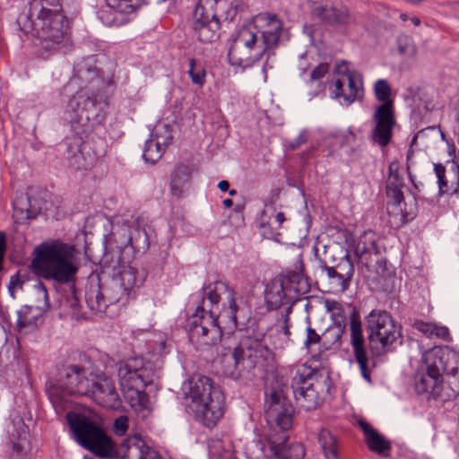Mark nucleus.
Instances as JSON below:
<instances>
[{"instance_id":"f257e3e1","label":"nucleus","mask_w":459,"mask_h":459,"mask_svg":"<svg viewBox=\"0 0 459 459\" xmlns=\"http://www.w3.org/2000/svg\"><path fill=\"white\" fill-rule=\"evenodd\" d=\"M26 33L34 36L35 55L47 59L65 46L71 38V22L62 0H31L29 14L23 24Z\"/></svg>"},{"instance_id":"f03ea898","label":"nucleus","mask_w":459,"mask_h":459,"mask_svg":"<svg viewBox=\"0 0 459 459\" xmlns=\"http://www.w3.org/2000/svg\"><path fill=\"white\" fill-rule=\"evenodd\" d=\"M74 245L61 239L45 241L35 247L31 270L35 275L46 281L69 283L75 281L79 266Z\"/></svg>"},{"instance_id":"7ed1b4c3","label":"nucleus","mask_w":459,"mask_h":459,"mask_svg":"<svg viewBox=\"0 0 459 459\" xmlns=\"http://www.w3.org/2000/svg\"><path fill=\"white\" fill-rule=\"evenodd\" d=\"M266 420L269 432L264 436V448L267 446L273 454V459H300L305 455L304 447L300 444L287 446L288 436L286 431L292 426L291 405L287 402L283 387L273 388L268 394Z\"/></svg>"},{"instance_id":"20e7f679","label":"nucleus","mask_w":459,"mask_h":459,"mask_svg":"<svg viewBox=\"0 0 459 459\" xmlns=\"http://www.w3.org/2000/svg\"><path fill=\"white\" fill-rule=\"evenodd\" d=\"M82 361H90V357L80 353L78 361L70 358L61 367L59 371V383H49L47 391L55 406H62L68 396L83 397L91 391L93 373Z\"/></svg>"},{"instance_id":"39448f33","label":"nucleus","mask_w":459,"mask_h":459,"mask_svg":"<svg viewBox=\"0 0 459 459\" xmlns=\"http://www.w3.org/2000/svg\"><path fill=\"white\" fill-rule=\"evenodd\" d=\"M66 420L75 440L85 449L104 459L118 456L116 443L94 417L69 412Z\"/></svg>"},{"instance_id":"423d86ee","label":"nucleus","mask_w":459,"mask_h":459,"mask_svg":"<svg viewBox=\"0 0 459 459\" xmlns=\"http://www.w3.org/2000/svg\"><path fill=\"white\" fill-rule=\"evenodd\" d=\"M118 383L130 406L135 411L147 408L149 396L144 391L151 382L146 363L142 357H130L117 363Z\"/></svg>"},{"instance_id":"0eeeda50","label":"nucleus","mask_w":459,"mask_h":459,"mask_svg":"<svg viewBox=\"0 0 459 459\" xmlns=\"http://www.w3.org/2000/svg\"><path fill=\"white\" fill-rule=\"evenodd\" d=\"M222 299H226L230 316L235 320L238 306L236 292L232 288L221 281H216L203 289V320L208 321L212 327L210 330L212 335V341L210 342L205 341L206 345H214L221 342V329L219 326L218 318L224 307V304H221Z\"/></svg>"},{"instance_id":"6e6552de","label":"nucleus","mask_w":459,"mask_h":459,"mask_svg":"<svg viewBox=\"0 0 459 459\" xmlns=\"http://www.w3.org/2000/svg\"><path fill=\"white\" fill-rule=\"evenodd\" d=\"M374 92L377 100L383 103L377 107L373 116L375 127L372 131V140L385 147L390 143L395 126L394 102L390 99L391 87L385 80L381 79L376 82Z\"/></svg>"},{"instance_id":"1a4fd4ad","label":"nucleus","mask_w":459,"mask_h":459,"mask_svg":"<svg viewBox=\"0 0 459 459\" xmlns=\"http://www.w3.org/2000/svg\"><path fill=\"white\" fill-rule=\"evenodd\" d=\"M267 51L264 43L259 41L255 27L243 26L229 50V60L232 65L250 67Z\"/></svg>"},{"instance_id":"9d476101","label":"nucleus","mask_w":459,"mask_h":459,"mask_svg":"<svg viewBox=\"0 0 459 459\" xmlns=\"http://www.w3.org/2000/svg\"><path fill=\"white\" fill-rule=\"evenodd\" d=\"M367 330L372 349H383L401 336V327L385 311H372L367 317Z\"/></svg>"},{"instance_id":"9b49d317","label":"nucleus","mask_w":459,"mask_h":459,"mask_svg":"<svg viewBox=\"0 0 459 459\" xmlns=\"http://www.w3.org/2000/svg\"><path fill=\"white\" fill-rule=\"evenodd\" d=\"M331 91L335 98H342L346 104H351L362 98V77L356 71L350 70L346 63L340 64Z\"/></svg>"},{"instance_id":"f8f14e48","label":"nucleus","mask_w":459,"mask_h":459,"mask_svg":"<svg viewBox=\"0 0 459 459\" xmlns=\"http://www.w3.org/2000/svg\"><path fill=\"white\" fill-rule=\"evenodd\" d=\"M315 375L314 369L302 364L296 368L292 378L291 387L297 404L306 411L314 410L320 403L319 394L310 382Z\"/></svg>"},{"instance_id":"ddd939ff","label":"nucleus","mask_w":459,"mask_h":459,"mask_svg":"<svg viewBox=\"0 0 459 459\" xmlns=\"http://www.w3.org/2000/svg\"><path fill=\"white\" fill-rule=\"evenodd\" d=\"M403 180L399 175V165L392 162L389 165V175L386 180V195L392 201V204H388L387 212L390 217L389 222L396 226L403 224L411 213L403 207Z\"/></svg>"},{"instance_id":"4468645a","label":"nucleus","mask_w":459,"mask_h":459,"mask_svg":"<svg viewBox=\"0 0 459 459\" xmlns=\"http://www.w3.org/2000/svg\"><path fill=\"white\" fill-rule=\"evenodd\" d=\"M225 398L219 385L211 378L203 377V424L212 428L222 418Z\"/></svg>"},{"instance_id":"2eb2a0df","label":"nucleus","mask_w":459,"mask_h":459,"mask_svg":"<svg viewBox=\"0 0 459 459\" xmlns=\"http://www.w3.org/2000/svg\"><path fill=\"white\" fill-rule=\"evenodd\" d=\"M425 369L443 378V374L455 375L459 369V354L448 348L435 347L424 354Z\"/></svg>"},{"instance_id":"dca6fc26","label":"nucleus","mask_w":459,"mask_h":459,"mask_svg":"<svg viewBox=\"0 0 459 459\" xmlns=\"http://www.w3.org/2000/svg\"><path fill=\"white\" fill-rule=\"evenodd\" d=\"M91 381V391L87 397L107 409H116L120 405V397L110 376L100 372L94 374Z\"/></svg>"},{"instance_id":"f3484780","label":"nucleus","mask_w":459,"mask_h":459,"mask_svg":"<svg viewBox=\"0 0 459 459\" xmlns=\"http://www.w3.org/2000/svg\"><path fill=\"white\" fill-rule=\"evenodd\" d=\"M247 26H255L257 32V28L262 30V35L258 39L261 43H264V47L268 51L277 45L282 30L281 21L277 15L269 13L256 15L254 23H250Z\"/></svg>"},{"instance_id":"a211bd4d","label":"nucleus","mask_w":459,"mask_h":459,"mask_svg":"<svg viewBox=\"0 0 459 459\" xmlns=\"http://www.w3.org/2000/svg\"><path fill=\"white\" fill-rule=\"evenodd\" d=\"M351 342L353 353L358 362L362 376L369 380V371L368 368V355L365 348V340L362 333V326L359 315L353 311L350 318Z\"/></svg>"},{"instance_id":"6ab92c4d","label":"nucleus","mask_w":459,"mask_h":459,"mask_svg":"<svg viewBox=\"0 0 459 459\" xmlns=\"http://www.w3.org/2000/svg\"><path fill=\"white\" fill-rule=\"evenodd\" d=\"M197 165L186 162L178 163L170 175V191L173 196L181 198L193 186L194 175L197 172Z\"/></svg>"},{"instance_id":"aec40b11","label":"nucleus","mask_w":459,"mask_h":459,"mask_svg":"<svg viewBox=\"0 0 459 459\" xmlns=\"http://www.w3.org/2000/svg\"><path fill=\"white\" fill-rule=\"evenodd\" d=\"M172 138L171 132L167 126H156L151 139L146 142L143 159L149 163H155L163 156Z\"/></svg>"},{"instance_id":"412c9836","label":"nucleus","mask_w":459,"mask_h":459,"mask_svg":"<svg viewBox=\"0 0 459 459\" xmlns=\"http://www.w3.org/2000/svg\"><path fill=\"white\" fill-rule=\"evenodd\" d=\"M80 153L83 160L82 168L91 169L103 160L106 146L103 141L86 140L81 144Z\"/></svg>"},{"instance_id":"4be33fe9","label":"nucleus","mask_w":459,"mask_h":459,"mask_svg":"<svg viewBox=\"0 0 459 459\" xmlns=\"http://www.w3.org/2000/svg\"><path fill=\"white\" fill-rule=\"evenodd\" d=\"M284 281L285 291L295 301L298 296L306 294L309 290L307 280L300 272L290 271L280 275Z\"/></svg>"},{"instance_id":"5701e85b","label":"nucleus","mask_w":459,"mask_h":459,"mask_svg":"<svg viewBox=\"0 0 459 459\" xmlns=\"http://www.w3.org/2000/svg\"><path fill=\"white\" fill-rule=\"evenodd\" d=\"M200 377H191L185 385V405L190 415L199 418L201 411V391L199 387Z\"/></svg>"},{"instance_id":"b1692460","label":"nucleus","mask_w":459,"mask_h":459,"mask_svg":"<svg viewBox=\"0 0 459 459\" xmlns=\"http://www.w3.org/2000/svg\"><path fill=\"white\" fill-rule=\"evenodd\" d=\"M285 290L287 289L284 287V281L280 275L272 281L265 294V299L272 307L277 308L293 301Z\"/></svg>"},{"instance_id":"393cba45","label":"nucleus","mask_w":459,"mask_h":459,"mask_svg":"<svg viewBox=\"0 0 459 459\" xmlns=\"http://www.w3.org/2000/svg\"><path fill=\"white\" fill-rule=\"evenodd\" d=\"M317 441L325 459H340V440L331 430L321 429Z\"/></svg>"},{"instance_id":"a878e982","label":"nucleus","mask_w":459,"mask_h":459,"mask_svg":"<svg viewBox=\"0 0 459 459\" xmlns=\"http://www.w3.org/2000/svg\"><path fill=\"white\" fill-rule=\"evenodd\" d=\"M359 427L365 435V440L369 449L379 455H387L390 450L389 443L368 423L360 421Z\"/></svg>"},{"instance_id":"bb28decb","label":"nucleus","mask_w":459,"mask_h":459,"mask_svg":"<svg viewBox=\"0 0 459 459\" xmlns=\"http://www.w3.org/2000/svg\"><path fill=\"white\" fill-rule=\"evenodd\" d=\"M134 11H126L120 7H114L106 2V5L100 9L98 15L100 21L108 26L120 25L125 22L122 14H129Z\"/></svg>"},{"instance_id":"cd10ccee","label":"nucleus","mask_w":459,"mask_h":459,"mask_svg":"<svg viewBox=\"0 0 459 459\" xmlns=\"http://www.w3.org/2000/svg\"><path fill=\"white\" fill-rule=\"evenodd\" d=\"M442 383L443 378H440L425 369L424 372L419 374L415 382V388L419 394H437Z\"/></svg>"},{"instance_id":"c85d7f7f","label":"nucleus","mask_w":459,"mask_h":459,"mask_svg":"<svg viewBox=\"0 0 459 459\" xmlns=\"http://www.w3.org/2000/svg\"><path fill=\"white\" fill-rule=\"evenodd\" d=\"M221 35V23L215 14L209 19L208 14L203 13V42H216Z\"/></svg>"},{"instance_id":"c756f323","label":"nucleus","mask_w":459,"mask_h":459,"mask_svg":"<svg viewBox=\"0 0 459 459\" xmlns=\"http://www.w3.org/2000/svg\"><path fill=\"white\" fill-rule=\"evenodd\" d=\"M435 172L437 178L439 194H454L459 191V165L458 179L456 182H449L446 176V168L442 164H435Z\"/></svg>"},{"instance_id":"7c9ffc66","label":"nucleus","mask_w":459,"mask_h":459,"mask_svg":"<svg viewBox=\"0 0 459 459\" xmlns=\"http://www.w3.org/2000/svg\"><path fill=\"white\" fill-rule=\"evenodd\" d=\"M338 270V281L341 290L344 291L349 282L352 278L354 273V265L349 255H345L340 263L336 265Z\"/></svg>"},{"instance_id":"2f4dec72","label":"nucleus","mask_w":459,"mask_h":459,"mask_svg":"<svg viewBox=\"0 0 459 459\" xmlns=\"http://www.w3.org/2000/svg\"><path fill=\"white\" fill-rule=\"evenodd\" d=\"M210 459H237L230 446L225 447L221 440H212L208 446Z\"/></svg>"},{"instance_id":"473e14b6","label":"nucleus","mask_w":459,"mask_h":459,"mask_svg":"<svg viewBox=\"0 0 459 459\" xmlns=\"http://www.w3.org/2000/svg\"><path fill=\"white\" fill-rule=\"evenodd\" d=\"M342 333L343 329L341 325L329 327L322 335L323 344L326 348L340 345V340Z\"/></svg>"},{"instance_id":"72a5a7b5","label":"nucleus","mask_w":459,"mask_h":459,"mask_svg":"<svg viewBox=\"0 0 459 459\" xmlns=\"http://www.w3.org/2000/svg\"><path fill=\"white\" fill-rule=\"evenodd\" d=\"M129 428V418L126 415H121L117 418L113 424V431L117 436L126 435Z\"/></svg>"},{"instance_id":"f704fd0d","label":"nucleus","mask_w":459,"mask_h":459,"mask_svg":"<svg viewBox=\"0 0 459 459\" xmlns=\"http://www.w3.org/2000/svg\"><path fill=\"white\" fill-rule=\"evenodd\" d=\"M329 310L332 311V316L334 318V321L342 326L344 323L345 316L343 315V310L342 306L337 302H333L329 307Z\"/></svg>"},{"instance_id":"c9c22d12","label":"nucleus","mask_w":459,"mask_h":459,"mask_svg":"<svg viewBox=\"0 0 459 459\" xmlns=\"http://www.w3.org/2000/svg\"><path fill=\"white\" fill-rule=\"evenodd\" d=\"M329 72V65L326 63L319 64L311 73V80H320Z\"/></svg>"},{"instance_id":"e433bc0d","label":"nucleus","mask_w":459,"mask_h":459,"mask_svg":"<svg viewBox=\"0 0 459 459\" xmlns=\"http://www.w3.org/2000/svg\"><path fill=\"white\" fill-rule=\"evenodd\" d=\"M414 327L422 333L429 337H433V330L435 329V324L426 323L423 321H416L414 323Z\"/></svg>"},{"instance_id":"4c0bfd02","label":"nucleus","mask_w":459,"mask_h":459,"mask_svg":"<svg viewBox=\"0 0 459 459\" xmlns=\"http://www.w3.org/2000/svg\"><path fill=\"white\" fill-rule=\"evenodd\" d=\"M322 340V336H320L313 328L310 326L307 329V340L306 346L309 348L311 345L317 344Z\"/></svg>"},{"instance_id":"58836bf2","label":"nucleus","mask_w":459,"mask_h":459,"mask_svg":"<svg viewBox=\"0 0 459 459\" xmlns=\"http://www.w3.org/2000/svg\"><path fill=\"white\" fill-rule=\"evenodd\" d=\"M398 48L402 54H407L410 52L414 53V48L411 45V39L408 37H404L403 39H399Z\"/></svg>"},{"instance_id":"ea45409f","label":"nucleus","mask_w":459,"mask_h":459,"mask_svg":"<svg viewBox=\"0 0 459 459\" xmlns=\"http://www.w3.org/2000/svg\"><path fill=\"white\" fill-rule=\"evenodd\" d=\"M137 452V458L136 459H161V457L159 455V454L152 450V449H146L144 451H139Z\"/></svg>"},{"instance_id":"a19ab883","label":"nucleus","mask_w":459,"mask_h":459,"mask_svg":"<svg viewBox=\"0 0 459 459\" xmlns=\"http://www.w3.org/2000/svg\"><path fill=\"white\" fill-rule=\"evenodd\" d=\"M433 336H436L443 340H447L449 338L448 328L446 326L435 325V329L433 330Z\"/></svg>"},{"instance_id":"79ce46f5","label":"nucleus","mask_w":459,"mask_h":459,"mask_svg":"<svg viewBox=\"0 0 459 459\" xmlns=\"http://www.w3.org/2000/svg\"><path fill=\"white\" fill-rule=\"evenodd\" d=\"M6 249V239L4 233L0 232V271L3 268L4 256Z\"/></svg>"},{"instance_id":"37998d69","label":"nucleus","mask_w":459,"mask_h":459,"mask_svg":"<svg viewBox=\"0 0 459 459\" xmlns=\"http://www.w3.org/2000/svg\"><path fill=\"white\" fill-rule=\"evenodd\" d=\"M195 67V60L191 59L190 60L189 74L192 77L194 82L199 83V82H201V78L198 74H195V72H194Z\"/></svg>"},{"instance_id":"c03bdc74","label":"nucleus","mask_w":459,"mask_h":459,"mask_svg":"<svg viewBox=\"0 0 459 459\" xmlns=\"http://www.w3.org/2000/svg\"><path fill=\"white\" fill-rule=\"evenodd\" d=\"M232 357L236 363H238L244 359V351L241 347H236L233 351Z\"/></svg>"},{"instance_id":"a18cd8bd","label":"nucleus","mask_w":459,"mask_h":459,"mask_svg":"<svg viewBox=\"0 0 459 459\" xmlns=\"http://www.w3.org/2000/svg\"><path fill=\"white\" fill-rule=\"evenodd\" d=\"M200 4H201V0H198V2L196 3L195 10V12H194V18H195V22H194V28H195V30H197V29H198V27H199V25H200V20H201V18H198V17H197V10H198V8H199Z\"/></svg>"},{"instance_id":"49530a36","label":"nucleus","mask_w":459,"mask_h":459,"mask_svg":"<svg viewBox=\"0 0 459 459\" xmlns=\"http://www.w3.org/2000/svg\"><path fill=\"white\" fill-rule=\"evenodd\" d=\"M326 273H327V275L329 278H332V279L337 278L338 279V270L336 267H327Z\"/></svg>"},{"instance_id":"de8ad7c7","label":"nucleus","mask_w":459,"mask_h":459,"mask_svg":"<svg viewBox=\"0 0 459 459\" xmlns=\"http://www.w3.org/2000/svg\"><path fill=\"white\" fill-rule=\"evenodd\" d=\"M197 326V316L195 315L192 319L190 318L186 327L192 332Z\"/></svg>"},{"instance_id":"09e8293b","label":"nucleus","mask_w":459,"mask_h":459,"mask_svg":"<svg viewBox=\"0 0 459 459\" xmlns=\"http://www.w3.org/2000/svg\"><path fill=\"white\" fill-rule=\"evenodd\" d=\"M22 281H20V279L18 277H16L15 279H12L11 281V290H13L14 288L16 287H19V288H22ZM12 294L13 295V293L12 292Z\"/></svg>"},{"instance_id":"8fccbe9b","label":"nucleus","mask_w":459,"mask_h":459,"mask_svg":"<svg viewBox=\"0 0 459 459\" xmlns=\"http://www.w3.org/2000/svg\"><path fill=\"white\" fill-rule=\"evenodd\" d=\"M218 187L222 191L226 192L230 188V183L227 180H222L219 183Z\"/></svg>"},{"instance_id":"3c124183","label":"nucleus","mask_w":459,"mask_h":459,"mask_svg":"<svg viewBox=\"0 0 459 459\" xmlns=\"http://www.w3.org/2000/svg\"><path fill=\"white\" fill-rule=\"evenodd\" d=\"M278 223L281 225L285 221V216L283 212H278L275 217Z\"/></svg>"},{"instance_id":"603ef678","label":"nucleus","mask_w":459,"mask_h":459,"mask_svg":"<svg viewBox=\"0 0 459 459\" xmlns=\"http://www.w3.org/2000/svg\"><path fill=\"white\" fill-rule=\"evenodd\" d=\"M224 208H230L232 206L233 202L231 199H225L222 202Z\"/></svg>"},{"instance_id":"864d4df0","label":"nucleus","mask_w":459,"mask_h":459,"mask_svg":"<svg viewBox=\"0 0 459 459\" xmlns=\"http://www.w3.org/2000/svg\"><path fill=\"white\" fill-rule=\"evenodd\" d=\"M411 21L415 26H419L420 24V21L418 17H412Z\"/></svg>"},{"instance_id":"5fc2aeb1","label":"nucleus","mask_w":459,"mask_h":459,"mask_svg":"<svg viewBox=\"0 0 459 459\" xmlns=\"http://www.w3.org/2000/svg\"><path fill=\"white\" fill-rule=\"evenodd\" d=\"M406 1L411 4H418L421 3L423 0H406Z\"/></svg>"},{"instance_id":"6e6d98bb","label":"nucleus","mask_w":459,"mask_h":459,"mask_svg":"<svg viewBox=\"0 0 459 459\" xmlns=\"http://www.w3.org/2000/svg\"><path fill=\"white\" fill-rule=\"evenodd\" d=\"M400 18L402 21L406 22L409 18L408 15L405 13H401Z\"/></svg>"},{"instance_id":"4d7b16f0","label":"nucleus","mask_w":459,"mask_h":459,"mask_svg":"<svg viewBox=\"0 0 459 459\" xmlns=\"http://www.w3.org/2000/svg\"><path fill=\"white\" fill-rule=\"evenodd\" d=\"M208 332H209V330L206 327L203 326V330H202L203 336H207Z\"/></svg>"},{"instance_id":"13d9d810","label":"nucleus","mask_w":459,"mask_h":459,"mask_svg":"<svg viewBox=\"0 0 459 459\" xmlns=\"http://www.w3.org/2000/svg\"><path fill=\"white\" fill-rule=\"evenodd\" d=\"M236 194H237V191H236V190H234V189H232V190H230V195H235Z\"/></svg>"},{"instance_id":"bf43d9fd","label":"nucleus","mask_w":459,"mask_h":459,"mask_svg":"<svg viewBox=\"0 0 459 459\" xmlns=\"http://www.w3.org/2000/svg\"><path fill=\"white\" fill-rule=\"evenodd\" d=\"M356 252H357V254H360V247H359V245H358V247H357Z\"/></svg>"},{"instance_id":"052dcab7","label":"nucleus","mask_w":459,"mask_h":459,"mask_svg":"<svg viewBox=\"0 0 459 459\" xmlns=\"http://www.w3.org/2000/svg\"><path fill=\"white\" fill-rule=\"evenodd\" d=\"M125 459H131V458H130V455H126L125 456Z\"/></svg>"},{"instance_id":"680f3d73","label":"nucleus","mask_w":459,"mask_h":459,"mask_svg":"<svg viewBox=\"0 0 459 459\" xmlns=\"http://www.w3.org/2000/svg\"><path fill=\"white\" fill-rule=\"evenodd\" d=\"M83 459H93V458H91L90 456H85Z\"/></svg>"}]
</instances>
